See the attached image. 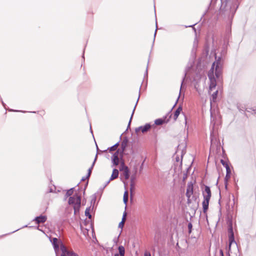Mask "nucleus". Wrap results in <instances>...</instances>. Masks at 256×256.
Listing matches in <instances>:
<instances>
[{
    "label": "nucleus",
    "instance_id": "37998d69",
    "mask_svg": "<svg viewBox=\"0 0 256 256\" xmlns=\"http://www.w3.org/2000/svg\"><path fill=\"white\" fill-rule=\"evenodd\" d=\"M176 248L178 250L179 248H180V247L179 246V244H178V242H177L176 244Z\"/></svg>",
    "mask_w": 256,
    "mask_h": 256
},
{
    "label": "nucleus",
    "instance_id": "c756f323",
    "mask_svg": "<svg viewBox=\"0 0 256 256\" xmlns=\"http://www.w3.org/2000/svg\"><path fill=\"white\" fill-rule=\"evenodd\" d=\"M237 108L238 109V110L241 112H243L245 110V108L243 106H241L240 105H238L237 106Z\"/></svg>",
    "mask_w": 256,
    "mask_h": 256
},
{
    "label": "nucleus",
    "instance_id": "f257e3e1",
    "mask_svg": "<svg viewBox=\"0 0 256 256\" xmlns=\"http://www.w3.org/2000/svg\"><path fill=\"white\" fill-rule=\"evenodd\" d=\"M238 0H211L209 7L219 10V16L232 22L239 6Z\"/></svg>",
    "mask_w": 256,
    "mask_h": 256
},
{
    "label": "nucleus",
    "instance_id": "473e14b6",
    "mask_svg": "<svg viewBox=\"0 0 256 256\" xmlns=\"http://www.w3.org/2000/svg\"><path fill=\"white\" fill-rule=\"evenodd\" d=\"M226 173L231 174V170L228 165H226Z\"/></svg>",
    "mask_w": 256,
    "mask_h": 256
},
{
    "label": "nucleus",
    "instance_id": "f03ea898",
    "mask_svg": "<svg viewBox=\"0 0 256 256\" xmlns=\"http://www.w3.org/2000/svg\"><path fill=\"white\" fill-rule=\"evenodd\" d=\"M215 58L216 60L212 64L208 74V77L210 80V90H212L216 86V82L214 76L216 78H219L222 74L223 68L222 58L220 56L218 57L216 56Z\"/></svg>",
    "mask_w": 256,
    "mask_h": 256
},
{
    "label": "nucleus",
    "instance_id": "7ed1b4c3",
    "mask_svg": "<svg viewBox=\"0 0 256 256\" xmlns=\"http://www.w3.org/2000/svg\"><path fill=\"white\" fill-rule=\"evenodd\" d=\"M204 200L202 202V210L204 214H206L208 209L210 200L212 196V192L210 187L208 186H204V189L202 192Z\"/></svg>",
    "mask_w": 256,
    "mask_h": 256
},
{
    "label": "nucleus",
    "instance_id": "423d86ee",
    "mask_svg": "<svg viewBox=\"0 0 256 256\" xmlns=\"http://www.w3.org/2000/svg\"><path fill=\"white\" fill-rule=\"evenodd\" d=\"M152 127V125L149 123H146L144 126H140L138 128H136L135 132H138L140 131H141L142 133H145L148 131Z\"/></svg>",
    "mask_w": 256,
    "mask_h": 256
},
{
    "label": "nucleus",
    "instance_id": "603ef678",
    "mask_svg": "<svg viewBox=\"0 0 256 256\" xmlns=\"http://www.w3.org/2000/svg\"><path fill=\"white\" fill-rule=\"evenodd\" d=\"M206 12H207V10H206V11L205 12L202 14V17L201 18H202V17H204V15L206 14Z\"/></svg>",
    "mask_w": 256,
    "mask_h": 256
},
{
    "label": "nucleus",
    "instance_id": "72a5a7b5",
    "mask_svg": "<svg viewBox=\"0 0 256 256\" xmlns=\"http://www.w3.org/2000/svg\"><path fill=\"white\" fill-rule=\"evenodd\" d=\"M188 226L189 232H190L191 230H192V223H190V222L188 223Z\"/></svg>",
    "mask_w": 256,
    "mask_h": 256
},
{
    "label": "nucleus",
    "instance_id": "aec40b11",
    "mask_svg": "<svg viewBox=\"0 0 256 256\" xmlns=\"http://www.w3.org/2000/svg\"><path fill=\"white\" fill-rule=\"evenodd\" d=\"M119 144V142H116V144H114V146L108 148L107 150H104V152H106L108 150L110 152H112V151H114L115 150L116 148H118V146Z\"/></svg>",
    "mask_w": 256,
    "mask_h": 256
},
{
    "label": "nucleus",
    "instance_id": "58836bf2",
    "mask_svg": "<svg viewBox=\"0 0 256 256\" xmlns=\"http://www.w3.org/2000/svg\"><path fill=\"white\" fill-rule=\"evenodd\" d=\"M9 111L10 112H26V111H22V110H10Z\"/></svg>",
    "mask_w": 256,
    "mask_h": 256
},
{
    "label": "nucleus",
    "instance_id": "bb28decb",
    "mask_svg": "<svg viewBox=\"0 0 256 256\" xmlns=\"http://www.w3.org/2000/svg\"><path fill=\"white\" fill-rule=\"evenodd\" d=\"M118 250L119 254H125V249L124 246H120L118 247Z\"/></svg>",
    "mask_w": 256,
    "mask_h": 256
},
{
    "label": "nucleus",
    "instance_id": "13d9d810",
    "mask_svg": "<svg viewBox=\"0 0 256 256\" xmlns=\"http://www.w3.org/2000/svg\"><path fill=\"white\" fill-rule=\"evenodd\" d=\"M114 256H119L118 254H116Z\"/></svg>",
    "mask_w": 256,
    "mask_h": 256
},
{
    "label": "nucleus",
    "instance_id": "3c124183",
    "mask_svg": "<svg viewBox=\"0 0 256 256\" xmlns=\"http://www.w3.org/2000/svg\"><path fill=\"white\" fill-rule=\"evenodd\" d=\"M176 162H179V160H180V158H179L178 157H176Z\"/></svg>",
    "mask_w": 256,
    "mask_h": 256
},
{
    "label": "nucleus",
    "instance_id": "4c0bfd02",
    "mask_svg": "<svg viewBox=\"0 0 256 256\" xmlns=\"http://www.w3.org/2000/svg\"><path fill=\"white\" fill-rule=\"evenodd\" d=\"M123 221L124 220H122V221L120 222L119 225H118L120 228H122L123 226H124Z\"/></svg>",
    "mask_w": 256,
    "mask_h": 256
},
{
    "label": "nucleus",
    "instance_id": "20e7f679",
    "mask_svg": "<svg viewBox=\"0 0 256 256\" xmlns=\"http://www.w3.org/2000/svg\"><path fill=\"white\" fill-rule=\"evenodd\" d=\"M68 204L73 206L74 214L76 215L78 214L81 206V196L75 194L69 198Z\"/></svg>",
    "mask_w": 256,
    "mask_h": 256
},
{
    "label": "nucleus",
    "instance_id": "c85d7f7f",
    "mask_svg": "<svg viewBox=\"0 0 256 256\" xmlns=\"http://www.w3.org/2000/svg\"><path fill=\"white\" fill-rule=\"evenodd\" d=\"M218 94V90H216L212 94V100L214 101L216 100V98H217Z\"/></svg>",
    "mask_w": 256,
    "mask_h": 256
},
{
    "label": "nucleus",
    "instance_id": "c9c22d12",
    "mask_svg": "<svg viewBox=\"0 0 256 256\" xmlns=\"http://www.w3.org/2000/svg\"><path fill=\"white\" fill-rule=\"evenodd\" d=\"M156 28H157V21L156 20ZM156 31H157V28H156V30L155 32H154V40H153V44L154 43V42L155 37H156Z\"/></svg>",
    "mask_w": 256,
    "mask_h": 256
},
{
    "label": "nucleus",
    "instance_id": "de8ad7c7",
    "mask_svg": "<svg viewBox=\"0 0 256 256\" xmlns=\"http://www.w3.org/2000/svg\"><path fill=\"white\" fill-rule=\"evenodd\" d=\"M110 179L108 182H106V184H105V185H104V187L106 186L109 184V182H110Z\"/></svg>",
    "mask_w": 256,
    "mask_h": 256
},
{
    "label": "nucleus",
    "instance_id": "864d4df0",
    "mask_svg": "<svg viewBox=\"0 0 256 256\" xmlns=\"http://www.w3.org/2000/svg\"><path fill=\"white\" fill-rule=\"evenodd\" d=\"M86 178H86H86H85V177H84V178H82V181H84V180Z\"/></svg>",
    "mask_w": 256,
    "mask_h": 256
},
{
    "label": "nucleus",
    "instance_id": "79ce46f5",
    "mask_svg": "<svg viewBox=\"0 0 256 256\" xmlns=\"http://www.w3.org/2000/svg\"><path fill=\"white\" fill-rule=\"evenodd\" d=\"M126 212H124L123 214V216H122V220H125V217H126Z\"/></svg>",
    "mask_w": 256,
    "mask_h": 256
},
{
    "label": "nucleus",
    "instance_id": "1a4fd4ad",
    "mask_svg": "<svg viewBox=\"0 0 256 256\" xmlns=\"http://www.w3.org/2000/svg\"><path fill=\"white\" fill-rule=\"evenodd\" d=\"M128 139L127 138L125 137L121 143L122 150H120V158L123 156L124 151L125 150L128 146Z\"/></svg>",
    "mask_w": 256,
    "mask_h": 256
},
{
    "label": "nucleus",
    "instance_id": "6e6d98bb",
    "mask_svg": "<svg viewBox=\"0 0 256 256\" xmlns=\"http://www.w3.org/2000/svg\"><path fill=\"white\" fill-rule=\"evenodd\" d=\"M119 256H124V254H118Z\"/></svg>",
    "mask_w": 256,
    "mask_h": 256
},
{
    "label": "nucleus",
    "instance_id": "7c9ffc66",
    "mask_svg": "<svg viewBox=\"0 0 256 256\" xmlns=\"http://www.w3.org/2000/svg\"><path fill=\"white\" fill-rule=\"evenodd\" d=\"M196 24H196H192V25H190V26H185V27H186V28H192V29H193V30H194L195 32H196V28L194 27V26H195Z\"/></svg>",
    "mask_w": 256,
    "mask_h": 256
},
{
    "label": "nucleus",
    "instance_id": "a18cd8bd",
    "mask_svg": "<svg viewBox=\"0 0 256 256\" xmlns=\"http://www.w3.org/2000/svg\"><path fill=\"white\" fill-rule=\"evenodd\" d=\"M145 76H146L148 78V67L146 68V73H145V74H144V77Z\"/></svg>",
    "mask_w": 256,
    "mask_h": 256
},
{
    "label": "nucleus",
    "instance_id": "49530a36",
    "mask_svg": "<svg viewBox=\"0 0 256 256\" xmlns=\"http://www.w3.org/2000/svg\"><path fill=\"white\" fill-rule=\"evenodd\" d=\"M108 249H112V248H104V250L108 251Z\"/></svg>",
    "mask_w": 256,
    "mask_h": 256
},
{
    "label": "nucleus",
    "instance_id": "0eeeda50",
    "mask_svg": "<svg viewBox=\"0 0 256 256\" xmlns=\"http://www.w3.org/2000/svg\"><path fill=\"white\" fill-rule=\"evenodd\" d=\"M119 154H120V150H117L112 157V166H116L119 164Z\"/></svg>",
    "mask_w": 256,
    "mask_h": 256
},
{
    "label": "nucleus",
    "instance_id": "6ab92c4d",
    "mask_svg": "<svg viewBox=\"0 0 256 256\" xmlns=\"http://www.w3.org/2000/svg\"><path fill=\"white\" fill-rule=\"evenodd\" d=\"M139 98H140V96H138V100H136V104H135V106H134V108L133 109V110H132V114L130 120H129V122H128V126L127 129L128 128L130 127V122H132V116H133V115H134V110H136V105H137V104L138 102Z\"/></svg>",
    "mask_w": 256,
    "mask_h": 256
},
{
    "label": "nucleus",
    "instance_id": "052dcab7",
    "mask_svg": "<svg viewBox=\"0 0 256 256\" xmlns=\"http://www.w3.org/2000/svg\"><path fill=\"white\" fill-rule=\"evenodd\" d=\"M188 204L190 202V198H189V200H188Z\"/></svg>",
    "mask_w": 256,
    "mask_h": 256
},
{
    "label": "nucleus",
    "instance_id": "9d476101",
    "mask_svg": "<svg viewBox=\"0 0 256 256\" xmlns=\"http://www.w3.org/2000/svg\"><path fill=\"white\" fill-rule=\"evenodd\" d=\"M47 220V217L46 216L40 215L39 216H36L34 220L33 221L35 222L36 224H42L46 222Z\"/></svg>",
    "mask_w": 256,
    "mask_h": 256
},
{
    "label": "nucleus",
    "instance_id": "9b49d317",
    "mask_svg": "<svg viewBox=\"0 0 256 256\" xmlns=\"http://www.w3.org/2000/svg\"><path fill=\"white\" fill-rule=\"evenodd\" d=\"M228 240H234V232L232 223H230L228 224Z\"/></svg>",
    "mask_w": 256,
    "mask_h": 256
},
{
    "label": "nucleus",
    "instance_id": "dca6fc26",
    "mask_svg": "<svg viewBox=\"0 0 256 256\" xmlns=\"http://www.w3.org/2000/svg\"><path fill=\"white\" fill-rule=\"evenodd\" d=\"M186 192H189L193 194L194 186H193V184L192 182H188V184Z\"/></svg>",
    "mask_w": 256,
    "mask_h": 256
},
{
    "label": "nucleus",
    "instance_id": "4d7b16f0",
    "mask_svg": "<svg viewBox=\"0 0 256 256\" xmlns=\"http://www.w3.org/2000/svg\"><path fill=\"white\" fill-rule=\"evenodd\" d=\"M2 104L3 106L5 108L6 104L2 101Z\"/></svg>",
    "mask_w": 256,
    "mask_h": 256
},
{
    "label": "nucleus",
    "instance_id": "e433bc0d",
    "mask_svg": "<svg viewBox=\"0 0 256 256\" xmlns=\"http://www.w3.org/2000/svg\"><path fill=\"white\" fill-rule=\"evenodd\" d=\"M187 176H188V174L186 173H184V176H183V178H182V179H183V180H185L187 178Z\"/></svg>",
    "mask_w": 256,
    "mask_h": 256
},
{
    "label": "nucleus",
    "instance_id": "09e8293b",
    "mask_svg": "<svg viewBox=\"0 0 256 256\" xmlns=\"http://www.w3.org/2000/svg\"><path fill=\"white\" fill-rule=\"evenodd\" d=\"M210 141H211V143H212V142L213 141V136H212V134H210Z\"/></svg>",
    "mask_w": 256,
    "mask_h": 256
},
{
    "label": "nucleus",
    "instance_id": "2f4dec72",
    "mask_svg": "<svg viewBox=\"0 0 256 256\" xmlns=\"http://www.w3.org/2000/svg\"><path fill=\"white\" fill-rule=\"evenodd\" d=\"M220 162L225 168H226V165H228L226 162L222 159L220 160Z\"/></svg>",
    "mask_w": 256,
    "mask_h": 256
},
{
    "label": "nucleus",
    "instance_id": "39448f33",
    "mask_svg": "<svg viewBox=\"0 0 256 256\" xmlns=\"http://www.w3.org/2000/svg\"><path fill=\"white\" fill-rule=\"evenodd\" d=\"M60 250L62 254L66 255V256H78L73 251L68 250L65 245L63 244H62L60 245Z\"/></svg>",
    "mask_w": 256,
    "mask_h": 256
},
{
    "label": "nucleus",
    "instance_id": "f3484780",
    "mask_svg": "<svg viewBox=\"0 0 256 256\" xmlns=\"http://www.w3.org/2000/svg\"><path fill=\"white\" fill-rule=\"evenodd\" d=\"M135 176H132L130 178V194H132V190L134 188V180H135Z\"/></svg>",
    "mask_w": 256,
    "mask_h": 256
},
{
    "label": "nucleus",
    "instance_id": "a19ab883",
    "mask_svg": "<svg viewBox=\"0 0 256 256\" xmlns=\"http://www.w3.org/2000/svg\"><path fill=\"white\" fill-rule=\"evenodd\" d=\"M126 212H124L123 214V216H122V220H125V217H126Z\"/></svg>",
    "mask_w": 256,
    "mask_h": 256
},
{
    "label": "nucleus",
    "instance_id": "69168bd1",
    "mask_svg": "<svg viewBox=\"0 0 256 256\" xmlns=\"http://www.w3.org/2000/svg\"><path fill=\"white\" fill-rule=\"evenodd\" d=\"M50 192H52V189L50 190Z\"/></svg>",
    "mask_w": 256,
    "mask_h": 256
},
{
    "label": "nucleus",
    "instance_id": "4be33fe9",
    "mask_svg": "<svg viewBox=\"0 0 256 256\" xmlns=\"http://www.w3.org/2000/svg\"><path fill=\"white\" fill-rule=\"evenodd\" d=\"M164 122H166V121L162 118H158L154 120V124L158 126L162 125Z\"/></svg>",
    "mask_w": 256,
    "mask_h": 256
},
{
    "label": "nucleus",
    "instance_id": "5fc2aeb1",
    "mask_svg": "<svg viewBox=\"0 0 256 256\" xmlns=\"http://www.w3.org/2000/svg\"><path fill=\"white\" fill-rule=\"evenodd\" d=\"M184 155V152H183V150H182L181 152V157L182 158V156Z\"/></svg>",
    "mask_w": 256,
    "mask_h": 256
},
{
    "label": "nucleus",
    "instance_id": "c03bdc74",
    "mask_svg": "<svg viewBox=\"0 0 256 256\" xmlns=\"http://www.w3.org/2000/svg\"><path fill=\"white\" fill-rule=\"evenodd\" d=\"M7 234H2L0 236V238H4L5 236H6Z\"/></svg>",
    "mask_w": 256,
    "mask_h": 256
},
{
    "label": "nucleus",
    "instance_id": "bf43d9fd",
    "mask_svg": "<svg viewBox=\"0 0 256 256\" xmlns=\"http://www.w3.org/2000/svg\"><path fill=\"white\" fill-rule=\"evenodd\" d=\"M250 109L252 110L253 111L256 110V109H254V108H250Z\"/></svg>",
    "mask_w": 256,
    "mask_h": 256
},
{
    "label": "nucleus",
    "instance_id": "a878e982",
    "mask_svg": "<svg viewBox=\"0 0 256 256\" xmlns=\"http://www.w3.org/2000/svg\"><path fill=\"white\" fill-rule=\"evenodd\" d=\"M229 242V247L230 248L232 244H236L238 248V246L240 245V241H228Z\"/></svg>",
    "mask_w": 256,
    "mask_h": 256
},
{
    "label": "nucleus",
    "instance_id": "e2e57ef3",
    "mask_svg": "<svg viewBox=\"0 0 256 256\" xmlns=\"http://www.w3.org/2000/svg\"><path fill=\"white\" fill-rule=\"evenodd\" d=\"M179 146H178V151L176 152L177 153L178 152V151H179Z\"/></svg>",
    "mask_w": 256,
    "mask_h": 256
},
{
    "label": "nucleus",
    "instance_id": "4468645a",
    "mask_svg": "<svg viewBox=\"0 0 256 256\" xmlns=\"http://www.w3.org/2000/svg\"><path fill=\"white\" fill-rule=\"evenodd\" d=\"M118 170L116 168H114L112 170V174L110 178V180H112L118 177Z\"/></svg>",
    "mask_w": 256,
    "mask_h": 256
},
{
    "label": "nucleus",
    "instance_id": "b1692460",
    "mask_svg": "<svg viewBox=\"0 0 256 256\" xmlns=\"http://www.w3.org/2000/svg\"><path fill=\"white\" fill-rule=\"evenodd\" d=\"M90 207H88L86 208L85 210V216H87L89 219L92 218V215L90 214Z\"/></svg>",
    "mask_w": 256,
    "mask_h": 256
},
{
    "label": "nucleus",
    "instance_id": "a211bd4d",
    "mask_svg": "<svg viewBox=\"0 0 256 256\" xmlns=\"http://www.w3.org/2000/svg\"><path fill=\"white\" fill-rule=\"evenodd\" d=\"M123 175L124 176L126 180H128L130 178V170L128 167L125 168V170L122 171Z\"/></svg>",
    "mask_w": 256,
    "mask_h": 256
},
{
    "label": "nucleus",
    "instance_id": "393cba45",
    "mask_svg": "<svg viewBox=\"0 0 256 256\" xmlns=\"http://www.w3.org/2000/svg\"><path fill=\"white\" fill-rule=\"evenodd\" d=\"M123 200L124 203L126 204L128 201V192L127 191H125L124 194Z\"/></svg>",
    "mask_w": 256,
    "mask_h": 256
},
{
    "label": "nucleus",
    "instance_id": "f704fd0d",
    "mask_svg": "<svg viewBox=\"0 0 256 256\" xmlns=\"http://www.w3.org/2000/svg\"><path fill=\"white\" fill-rule=\"evenodd\" d=\"M192 194H191L189 192H186V196L188 198V200H189V198H190Z\"/></svg>",
    "mask_w": 256,
    "mask_h": 256
},
{
    "label": "nucleus",
    "instance_id": "ea45409f",
    "mask_svg": "<svg viewBox=\"0 0 256 256\" xmlns=\"http://www.w3.org/2000/svg\"><path fill=\"white\" fill-rule=\"evenodd\" d=\"M144 256H151L149 252H144Z\"/></svg>",
    "mask_w": 256,
    "mask_h": 256
},
{
    "label": "nucleus",
    "instance_id": "6e6552de",
    "mask_svg": "<svg viewBox=\"0 0 256 256\" xmlns=\"http://www.w3.org/2000/svg\"><path fill=\"white\" fill-rule=\"evenodd\" d=\"M54 247V252L56 256H58V252H60V245L62 244V241H50Z\"/></svg>",
    "mask_w": 256,
    "mask_h": 256
},
{
    "label": "nucleus",
    "instance_id": "f8f14e48",
    "mask_svg": "<svg viewBox=\"0 0 256 256\" xmlns=\"http://www.w3.org/2000/svg\"><path fill=\"white\" fill-rule=\"evenodd\" d=\"M194 62V60H192L191 62H190L186 68L184 76V77L183 78V79H182V82L181 84L180 90H182V86L183 85V83H184V78L186 75V74L190 70V68L192 67Z\"/></svg>",
    "mask_w": 256,
    "mask_h": 256
},
{
    "label": "nucleus",
    "instance_id": "0e129e2a",
    "mask_svg": "<svg viewBox=\"0 0 256 256\" xmlns=\"http://www.w3.org/2000/svg\"><path fill=\"white\" fill-rule=\"evenodd\" d=\"M32 112V113H36V112Z\"/></svg>",
    "mask_w": 256,
    "mask_h": 256
},
{
    "label": "nucleus",
    "instance_id": "ddd939ff",
    "mask_svg": "<svg viewBox=\"0 0 256 256\" xmlns=\"http://www.w3.org/2000/svg\"><path fill=\"white\" fill-rule=\"evenodd\" d=\"M182 110V108L180 106H179L176 110L174 114V120H176Z\"/></svg>",
    "mask_w": 256,
    "mask_h": 256
},
{
    "label": "nucleus",
    "instance_id": "5701e85b",
    "mask_svg": "<svg viewBox=\"0 0 256 256\" xmlns=\"http://www.w3.org/2000/svg\"><path fill=\"white\" fill-rule=\"evenodd\" d=\"M74 188H71L70 190H68L65 196L66 198H68V196L70 197L74 193Z\"/></svg>",
    "mask_w": 256,
    "mask_h": 256
},
{
    "label": "nucleus",
    "instance_id": "680f3d73",
    "mask_svg": "<svg viewBox=\"0 0 256 256\" xmlns=\"http://www.w3.org/2000/svg\"><path fill=\"white\" fill-rule=\"evenodd\" d=\"M185 243H186V245H187V244H188V241H187V240H186V241H185Z\"/></svg>",
    "mask_w": 256,
    "mask_h": 256
},
{
    "label": "nucleus",
    "instance_id": "412c9836",
    "mask_svg": "<svg viewBox=\"0 0 256 256\" xmlns=\"http://www.w3.org/2000/svg\"><path fill=\"white\" fill-rule=\"evenodd\" d=\"M230 174H231L226 173V175L224 178V186H225V188L226 189L228 188V181L230 178Z\"/></svg>",
    "mask_w": 256,
    "mask_h": 256
},
{
    "label": "nucleus",
    "instance_id": "cd10ccee",
    "mask_svg": "<svg viewBox=\"0 0 256 256\" xmlns=\"http://www.w3.org/2000/svg\"><path fill=\"white\" fill-rule=\"evenodd\" d=\"M126 167H128L127 166H126L125 164H124V162H122V163H121V164H120V171H124L125 170V168Z\"/></svg>",
    "mask_w": 256,
    "mask_h": 256
},
{
    "label": "nucleus",
    "instance_id": "8fccbe9b",
    "mask_svg": "<svg viewBox=\"0 0 256 256\" xmlns=\"http://www.w3.org/2000/svg\"><path fill=\"white\" fill-rule=\"evenodd\" d=\"M50 240H58L56 238H54L52 239L50 238Z\"/></svg>",
    "mask_w": 256,
    "mask_h": 256
},
{
    "label": "nucleus",
    "instance_id": "2eb2a0df",
    "mask_svg": "<svg viewBox=\"0 0 256 256\" xmlns=\"http://www.w3.org/2000/svg\"><path fill=\"white\" fill-rule=\"evenodd\" d=\"M97 157H98V155L96 154V156H95L94 161L92 166L88 170V174H87V176H86V178H88L90 176L91 174V173H92V170L93 168V167H94V165L95 164V162H96V160Z\"/></svg>",
    "mask_w": 256,
    "mask_h": 256
}]
</instances>
